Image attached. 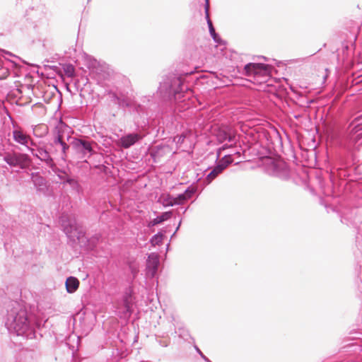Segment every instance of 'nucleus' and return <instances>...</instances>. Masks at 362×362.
Here are the masks:
<instances>
[{"label":"nucleus","instance_id":"46","mask_svg":"<svg viewBox=\"0 0 362 362\" xmlns=\"http://www.w3.org/2000/svg\"><path fill=\"white\" fill-rule=\"evenodd\" d=\"M132 272L134 274H136V270L134 271V269H132Z\"/></svg>","mask_w":362,"mask_h":362},{"label":"nucleus","instance_id":"38","mask_svg":"<svg viewBox=\"0 0 362 362\" xmlns=\"http://www.w3.org/2000/svg\"><path fill=\"white\" fill-rule=\"evenodd\" d=\"M228 148H231V145H230V146H229V145H228V144H225V145H223L221 148H220L218 149V156H217V158H219V156H220V153H221V151L222 150H225V149Z\"/></svg>","mask_w":362,"mask_h":362},{"label":"nucleus","instance_id":"45","mask_svg":"<svg viewBox=\"0 0 362 362\" xmlns=\"http://www.w3.org/2000/svg\"><path fill=\"white\" fill-rule=\"evenodd\" d=\"M192 74V71H190L189 73L187 72V73H185V75H189V74Z\"/></svg>","mask_w":362,"mask_h":362},{"label":"nucleus","instance_id":"10","mask_svg":"<svg viewBox=\"0 0 362 362\" xmlns=\"http://www.w3.org/2000/svg\"><path fill=\"white\" fill-rule=\"evenodd\" d=\"M12 124L13 127L12 131V137L16 143L25 147L27 150H28L31 146H35L31 137L24 132L20 126L13 122H12Z\"/></svg>","mask_w":362,"mask_h":362},{"label":"nucleus","instance_id":"18","mask_svg":"<svg viewBox=\"0 0 362 362\" xmlns=\"http://www.w3.org/2000/svg\"><path fill=\"white\" fill-rule=\"evenodd\" d=\"M209 0H205V14H206V19L207 21L209 33L214 40V42L217 43H221L222 42V40L221 39L220 36L218 33H216L215 28L213 25V23L209 18Z\"/></svg>","mask_w":362,"mask_h":362},{"label":"nucleus","instance_id":"23","mask_svg":"<svg viewBox=\"0 0 362 362\" xmlns=\"http://www.w3.org/2000/svg\"><path fill=\"white\" fill-rule=\"evenodd\" d=\"M65 286L68 293H74L79 286V281L74 276H69L66 280Z\"/></svg>","mask_w":362,"mask_h":362},{"label":"nucleus","instance_id":"27","mask_svg":"<svg viewBox=\"0 0 362 362\" xmlns=\"http://www.w3.org/2000/svg\"><path fill=\"white\" fill-rule=\"evenodd\" d=\"M54 173L58 176L59 179L63 185H65L66 179L69 177V175L64 171L56 166L51 168Z\"/></svg>","mask_w":362,"mask_h":362},{"label":"nucleus","instance_id":"48","mask_svg":"<svg viewBox=\"0 0 362 362\" xmlns=\"http://www.w3.org/2000/svg\"><path fill=\"white\" fill-rule=\"evenodd\" d=\"M169 245H170L169 243L167 245V250H168V247H169Z\"/></svg>","mask_w":362,"mask_h":362},{"label":"nucleus","instance_id":"32","mask_svg":"<svg viewBox=\"0 0 362 362\" xmlns=\"http://www.w3.org/2000/svg\"><path fill=\"white\" fill-rule=\"evenodd\" d=\"M65 74L69 77H72L74 74V67L71 64H68L64 69Z\"/></svg>","mask_w":362,"mask_h":362},{"label":"nucleus","instance_id":"25","mask_svg":"<svg viewBox=\"0 0 362 362\" xmlns=\"http://www.w3.org/2000/svg\"><path fill=\"white\" fill-rule=\"evenodd\" d=\"M160 201L164 207L175 206V197L170 194L162 195L160 197Z\"/></svg>","mask_w":362,"mask_h":362},{"label":"nucleus","instance_id":"35","mask_svg":"<svg viewBox=\"0 0 362 362\" xmlns=\"http://www.w3.org/2000/svg\"><path fill=\"white\" fill-rule=\"evenodd\" d=\"M352 125L354 124V129L358 127L360 125H362V115L356 117L354 120L351 123Z\"/></svg>","mask_w":362,"mask_h":362},{"label":"nucleus","instance_id":"39","mask_svg":"<svg viewBox=\"0 0 362 362\" xmlns=\"http://www.w3.org/2000/svg\"><path fill=\"white\" fill-rule=\"evenodd\" d=\"M181 223H182V218L180 220L179 223H178V225L175 229V231L174 232V233L171 236V238H173L175 235V233H177V231L179 230L180 226H181Z\"/></svg>","mask_w":362,"mask_h":362},{"label":"nucleus","instance_id":"29","mask_svg":"<svg viewBox=\"0 0 362 362\" xmlns=\"http://www.w3.org/2000/svg\"><path fill=\"white\" fill-rule=\"evenodd\" d=\"M219 174H221V173L214 167L206 175V180L207 181V184H209Z\"/></svg>","mask_w":362,"mask_h":362},{"label":"nucleus","instance_id":"30","mask_svg":"<svg viewBox=\"0 0 362 362\" xmlns=\"http://www.w3.org/2000/svg\"><path fill=\"white\" fill-rule=\"evenodd\" d=\"M196 192L197 188L195 187L189 186L184 191L183 193L186 199L188 200L195 194Z\"/></svg>","mask_w":362,"mask_h":362},{"label":"nucleus","instance_id":"3","mask_svg":"<svg viewBox=\"0 0 362 362\" xmlns=\"http://www.w3.org/2000/svg\"><path fill=\"white\" fill-rule=\"evenodd\" d=\"M61 221L64 233L73 244L80 243L83 246L93 248L99 242L100 235H95L88 238L82 226L78 224L75 220L63 217Z\"/></svg>","mask_w":362,"mask_h":362},{"label":"nucleus","instance_id":"43","mask_svg":"<svg viewBox=\"0 0 362 362\" xmlns=\"http://www.w3.org/2000/svg\"><path fill=\"white\" fill-rule=\"evenodd\" d=\"M139 110H141V105H139L138 106L137 111H139Z\"/></svg>","mask_w":362,"mask_h":362},{"label":"nucleus","instance_id":"28","mask_svg":"<svg viewBox=\"0 0 362 362\" xmlns=\"http://www.w3.org/2000/svg\"><path fill=\"white\" fill-rule=\"evenodd\" d=\"M9 75V68L0 59V78H6Z\"/></svg>","mask_w":362,"mask_h":362},{"label":"nucleus","instance_id":"16","mask_svg":"<svg viewBox=\"0 0 362 362\" xmlns=\"http://www.w3.org/2000/svg\"><path fill=\"white\" fill-rule=\"evenodd\" d=\"M31 180L36 189L37 193L45 194L47 191V182L45 179L38 173H31Z\"/></svg>","mask_w":362,"mask_h":362},{"label":"nucleus","instance_id":"6","mask_svg":"<svg viewBox=\"0 0 362 362\" xmlns=\"http://www.w3.org/2000/svg\"><path fill=\"white\" fill-rule=\"evenodd\" d=\"M264 168L268 175L281 180H288L290 177V169L288 165L281 160L269 158L265 160Z\"/></svg>","mask_w":362,"mask_h":362},{"label":"nucleus","instance_id":"8","mask_svg":"<svg viewBox=\"0 0 362 362\" xmlns=\"http://www.w3.org/2000/svg\"><path fill=\"white\" fill-rule=\"evenodd\" d=\"M1 156L3 160L13 168L25 169L31 163V159L28 154L18 153L13 150L5 151Z\"/></svg>","mask_w":362,"mask_h":362},{"label":"nucleus","instance_id":"15","mask_svg":"<svg viewBox=\"0 0 362 362\" xmlns=\"http://www.w3.org/2000/svg\"><path fill=\"white\" fill-rule=\"evenodd\" d=\"M357 208H346L343 210L341 217V222L349 226H355L356 223Z\"/></svg>","mask_w":362,"mask_h":362},{"label":"nucleus","instance_id":"2","mask_svg":"<svg viewBox=\"0 0 362 362\" xmlns=\"http://www.w3.org/2000/svg\"><path fill=\"white\" fill-rule=\"evenodd\" d=\"M191 90L185 84L182 74L168 73L162 77L156 93V97L161 103H169L171 109L175 105L185 100V94Z\"/></svg>","mask_w":362,"mask_h":362},{"label":"nucleus","instance_id":"31","mask_svg":"<svg viewBox=\"0 0 362 362\" xmlns=\"http://www.w3.org/2000/svg\"><path fill=\"white\" fill-rule=\"evenodd\" d=\"M186 201H187V199L183 192L175 197V205H181Z\"/></svg>","mask_w":362,"mask_h":362},{"label":"nucleus","instance_id":"41","mask_svg":"<svg viewBox=\"0 0 362 362\" xmlns=\"http://www.w3.org/2000/svg\"><path fill=\"white\" fill-rule=\"evenodd\" d=\"M233 154H235V155L237 154L239 156H240V153L239 151H234V152L233 151Z\"/></svg>","mask_w":362,"mask_h":362},{"label":"nucleus","instance_id":"17","mask_svg":"<svg viewBox=\"0 0 362 362\" xmlns=\"http://www.w3.org/2000/svg\"><path fill=\"white\" fill-rule=\"evenodd\" d=\"M216 138L219 143L225 141L234 142L235 140V135L232 132L230 128L219 129L216 132Z\"/></svg>","mask_w":362,"mask_h":362},{"label":"nucleus","instance_id":"44","mask_svg":"<svg viewBox=\"0 0 362 362\" xmlns=\"http://www.w3.org/2000/svg\"><path fill=\"white\" fill-rule=\"evenodd\" d=\"M300 116L299 115H295V116H294V117H295L296 119H298V118H300Z\"/></svg>","mask_w":362,"mask_h":362},{"label":"nucleus","instance_id":"9","mask_svg":"<svg viewBox=\"0 0 362 362\" xmlns=\"http://www.w3.org/2000/svg\"><path fill=\"white\" fill-rule=\"evenodd\" d=\"M328 137L333 145L349 150L351 141L346 133L339 127H333L328 132Z\"/></svg>","mask_w":362,"mask_h":362},{"label":"nucleus","instance_id":"13","mask_svg":"<svg viewBox=\"0 0 362 362\" xmlns=\"http://www.w3.org/2000/svg\"><path fill=\"white\" fill-rule=\"evenodd\" d=\"M159 265L160 260L158 255L156 252L150 253L146 259V275L148 277L153 278L157 274Z\"/></svg>","mask_w":362,"mask_h":362},{"label":"nucleus","instance_id":"5","mask_svg":"<svg viewBox=\"0 0 362 362\" xmlns=\"http://www.w3.org/2000/svg\"><path fill=\"white\" fill-rule=\"evenodd\" d=\"M270 71L271 67L268 64L250 62L245 64L239 73L248 77H253L254 80L261 83L266 81L270 75Z\"/></svg>","mask_w":362,"mask_h":362},{"label":"nucleus","instance_id":"20","mask_svg":"<svg viewBox=\"0 0 362 362\" xmlns=\"http://www.w3.org/2000/svg\"><path fill=\"white\" fill-rule=\"evenodd\" d=\"M232 156L233 153L225 155L217 161L214 167L221 173L229 165L233 163L234 160Z\"/></svg>","mask_w":362,"mask_h":362},{"label":"nucleus","instance_id":"7","mask_svg":"<svg viewBox=\"0 0 362 362\" xmlns=\"http://www.w3.org/2000/svg\"><path fill=\"white\" fill-rule=\"evenodd\" d=\"M65 129L70 130L71 128L69 127H65L64 129H62V127L58 128L53 141L50 144V146L54 148L55 153L59 154V158L63 160H66L67 158L68 152L71 147L70 144H68L66 142Z\"/></svg>","mask_w":362,"mask_h":362},{"label":"nucleus","instance_id":"42","mask_svg":"<svg viewBox=\"0 0 362 362\" xmlns=\"http://www.w3.org/2000/svg\"><path fill=\"white\" fill-rule=\"evenodd\" d=\"M32 346H33V349L31 351H33L34 349L37 347V345H36V344H35L32 345Z\"/></svg>","mask_w":362,"mask_h":362},{"label":"nucleus","instance_id":"26","mask_svg":"<svg viewBox=\"0 0 362 362\" xmlns=\"http://www.w3.org/2000/svg\"><path fill=\"white\" fill-rule=\"evenodd\" d=\"M165 235L161 232H158L156 234L153 235L150 239V243L152 246L161 245Z\"/></svg>","mask_w":362,"mask_h":362},{"label":"nucleus","instance_id":"34","mask_svg":"<svg viewBox=\"0 0 362 362\" xmlns=\"http://www.w3.org/2000/svg\"><path fill=\"white\" fill-rule=\"evenodd\" d=\"M65 184H69L73 188H76L78 186V182L69 176L66 177Z\"/></svg>","mask_w":362,"mask_h":362},{"label":"nucleus","instance_id":"14","mask_svg":"<svg viewBox=\"0 0 362 362\" xmlns=\"http://www.w3.org/2000/svg\"><path fill=\"white\" fill-rule=\"evenodd\" d=\"M133 291L132 288H127L123 295V311L122 315L125 318H129L131 317L133 313Z\"/></svg>","mask_w":362,"mask_h":362},{"label":"nucleus","instance_id":"11","mask_svg":"<svg viewBox=\"0 0 362 362\" xmlns=\"http://www.w3.org/2000/svg\"><path fill=\"white\" fill-rule=\"evenodd\" d=\"M33 156L44 162L48 167H54V162L51 156V152L44 147L33 148L32 146L28 150Z\"/></svg>","mask_w":362,"mask_h":362},{"label":"nucleus","instance_id":"1","mask_svg":"<svg viewBox=\"0 0 362 362\" xmlns=\"http://www.w3.org/2000/svg\"><path fill=\"white\" fill-rule=\"evenodd\" d=\"M5 325L9 332L25 339H39L42 335H37L36 328L40 325L35 317L28 313L26 305L23 301H12L7 310Z\"/></svg>","mask_w":362,"mask_h":362},{"label":"nucleus","instance_id":"33","mask_svg":"<svg viewBox=\"0 0 362 362\" xmlns=\"http://www.w3.org/2000/svg\"><path fill=\"white\" fill-rule=\"evenodd\" d=\"M186 136L184 134L177 135L174 137L173 141L178 145H181L184 143Z\"/></svg>","mask_w":362,"mask_h":362},{"label":"nucleus","instance_id":"24","mask_svg":"<svg viewBox=\"0 0 362 362\" xmlns=\"http://www.w3.org/2000/svg\"><path fill=\"white\" fill-rule=\"evenodd\" d=\"M164 146L163 145H157L153 147L150 151V156L153 158L154 162H157V159L163 155Z\"/></svg>","mask_w":362,"mask_h":362},{"label":"nucleus","instance_id":"21","mask_svg":"<svg viewBox=\"0 0 362 362\" xmlns=\"http://www.w3.org/2000/svg\"><path fill=\"white\" fill-rule=\"evenodd\" d=\"M0 55L3 56L5 58V59L6 60V62L5 64H6V66H8L9 69L12 68L16 70H18L20 69L21 66L17 62H16L14 60L7 59L6 57V55L11 56V57H16L18 60H21V59L19 57L13 54L10 52H8V51H6V50L1 49H0Z\"/></svg>","mask_w":362,"mask_h":362},{"label":"nucleus","instance_id":"36","mask_svg":"<svg viewBox=\"0 0 362 362\" xmlns=\"http://www.w3.org/2000/svg\"><path fill=\"white\" fill-rule=\"evenodd\" d=\"M158 344L160 346H163V347H167L168 345H169V340H161V339H159L157 341Z\"/></svg>","mask_w":362,"mask_h":362},{"label":"nucleus","instance_id":"37","mask_svg":"<svg viewBox=\"0 0 362 362\" xmlns=\"http://www.w3.org/2000/svg\"><path fill=\"white\" fill-rule=\"evenodd\" d=\"M197 352L200 355V356L206 361V362H211L200 350L199 348H196Z\"/></svg>","mask_w":362,"mask_h":362},{"label":"nucleus","instance_id":"22","mask_svg":"<svg viewBox=\"0 0 362 362\" xmlns=\"http://www.w3.org/2000/svg\"><path fill=\"white\" fill-rule=\"evenodd\" d=\"M173 214V211H168L163 212L160 216H158L157 217H156L155 218L151 220L150 221V223H148V226L151 227V226H155L158 224H160V223L164 222L165 221L170 219L172 217Z\"/></svg>","mask_w":362,"mask_h":362},{"label":"nucleus","instance_id":"4","mask_svg":"<svg viewBox=\"0 0 362 362\" xmlns=\"http://www.w3.org/2000/svg\"><path fill=\"white\" fill-rule=\"evenodd\" d=\"M66 141H70L71 147L80 159L86 160L95 153L93 145L96 143L88 140L85 136L72 137L67 134Z\"/></svg>","mask_w":362,"mask_h":362},{"label":"nucleus","instance_id":"19","mask_svg":"<svg viewBox=\"0 0 362 362\" xmlns=\"http://www.w3.org/2000/svg\"><path fill=\"white\" fill-rule=\"evenodd\" d=\"M107 95L112 103L117 105L118 107L126 108L130 107V103L127 98L120 97L115 92L110 90L107 92Z\"/></svg>","mask_w":362,"mask_h":362},{"label":"nucleus","instance_id":"47","mask_svg":"<svg viewBox=\"0 0 362 362\" xmlns=\"http://www.w3.org/2000/svg\"><path fill=\"white\" fill-rule=\"evenodd\" d=\"M176 211L177 214H180V209H177Z\"/></svg>","mask_w":362,"mask_h":362},{"label":"nucleus","instance_id":"40","mask_svg":"<svg viewBox=\"0 0 362 362\" xmlns=\"http://www.w3.org/2000/svg\"><path fill=\"white\" fill-rule=\"evenodd\" d=\"M180 209H183V214H185L187 211V210L188 209V207H186V208L181 207Z\"/></svg>","mask_w":362,"mask_h":362},{"label":"nucleus","instance_id":"12","mask_svg":"<svg viewBox=\"0 0 362 362\" xmlns=\"http://www.w3.org/2000/svg\"><path fill=\"white\" fill-rule=\"evenodd\" d=\"M145 136L144 134L139 132L129 133L122 136L118 140V146L127 149L140 141Z\"/></svg>","mask_w":362,"mask_h":362}]
</instances>
